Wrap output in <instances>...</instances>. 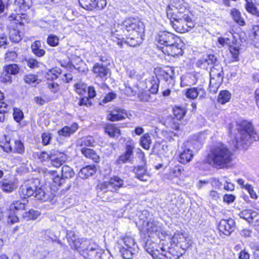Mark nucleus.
Returning <instances> with one entry per match:
<instances>
[{"instance_id":"1","label":"nucleus","mask_w":259,"mask_h":259,"mask_svg":"<svg viewBox=\"0 0 259 259\" xmlns=\"http://www.w3.org/2000/svg\"><path fill=\"white\" fill-rule=\"evenodd\" d=\"M121 28L123 31L128 33V36L126 40L122 37H119L117 34H113L112 39L116 42L120 48L123 47V44L131 47H135L142 43L143 39V33L144 30L143 23L135 18H131L124 20L121 24Z\"/></svg>"},{"instance_id":"2","label":"nucleus","mask_w":259,"mask_h":259,"mask_svg":"<svg viewBox=\"0 0 259 259\" xmlns=\"http://www.w3.org/2000/svg\"><path fill=\"white\" fill-rule=\"evenodd\" d=\"M232 153L222 143L213 145L208 153L206 162L214 167L221 168L232 160Z\"/></svg>"},{"instance_id":"3","label":"nucleus","mask_w":259,"mask_h":259,"mask_svg":"<svg viewBox=\"0 0 259 259\" xmlns=\"http://www.w3.org/2000/svg\"><path fill=\"white\" fill-rule=\"evenodd\" d=\"M145 249L149 253L154 259H178L182 254L177 250L176 245L172 244L170 246L162 244L158 246L156 243L148 241L145 244Z\"/></svg>"},{"instance_id":"4","label":"nucleus","mask_w":259,"mask_h":259,"mask_svg":"<svg viewBox=\"0 0 259 259\" xmlns=\"http://www.w3.org/2000/svg\"><path fill=\"white\" fill-rule=\"evenodd\" d=\"M238 134L235 137L236 143L240 146L247 145L258 140L252 123L245 120H239L236 122Z\"/></svg>"},{"instance_id":"5","label":"nucleus","mask_w":259,"mask_h":259,"mask_svg":"<svg viewBox=\"0 0 259 259\" xmlns=\"http://www.w3.org/2000/svg\"><path fill=\"white\" fill-rule=\"evenodd\" d=\"M170 24L177 32L183 33L190 31L195 26V23L188 12H179L178 15H176V18L171 21Z\"/></svg>"},{"instance_id":"6","label":"nucleus","mask_w":259,"mask_h":259,"mask_svg":"<svg viewBox=\"0 0 259 259\" xmlns=\"http://www.w3.org/2000/svg\"><path fill=\"white\" fill-rule=\"evenodd\" d=\"M4 138L0 142V147L7 152H12L23 154L25 152L23 143L19 139H11L9 136L4 135Z\"/></svg>"},{"instance_id":"7","label":"nucleus","mask_w":259,"mask_h":259,"mask_svg":"<svg viewBox=\"0 0 259 259\" xmlns=\"http://www.w3.org/2000/svg\"><path fill=\"white\" fill-rule=\"evenodd\" d=\"M31 6V0H15L13 7L16 13H12L9 16L10 20H15L20 23H22L21 21L25 19L26 17L24 12L28 10Z\"/></svg>"},{"instance_id":"8","label":"nucleus","mask_w":259,"mask_h":259,"mask_svg":"<svg viewBox=\"0 0 259 259\" xmlns=\"http://www.w3.org/2000/svg\"><path fill=\"white\" fill-rule=\"evenodd\" d=\"M209 88L211 92H215L223 80V67L220 65H215L210 71Z\"/></svg>"},{"instance_id":"9","label":"nucleus","mask_w":259,"mask_h":259,"mask_svg":"<svg viewBox=\"0 0 259 259\" xmlns=\"http://www.w3.org/2000/svg\"><path fill=\"white\" fill-rule=\"evenodd\" d=\"M83 245H88L82 253L85 259H101L103 251L99 248L97 244L91 241L85 240Z\"/></svg>"},{"instance_id":"10","label":"nucleus","mask_w":259,"mask_h":259,"mask_svg":"<svg viewBox=\"0 0 259 259\" xmlns=\"http://www.w3.org/2000/svg\"><path fill=\"white\" fill-rule=\"evenodd\" d=\"M123 181L118 177L114 176L110 178L109 181L105 182L100 185V189L104 192H114L123 187Z\"/></svg>"},{"instance_id":"11","label":"nucleus","mask_w":259,"mask_h":259,"mask_svg":"<svg viewBox=\"0 0 259 259\" xmlns=\"http://www.w3.org/2000/svg\"><path fill=\"white\" fill-rule=\"evenodd\" d=\"M39 185L38 179H30L26 181L20 188V192L24 196L30 197L35 194Z\"/></svg>"},{"instance_id":"12","label":"nucleus","mask_w":259,"mask_h":259,"mask_svg":"<svg viewBox=\"0 0 259 259\" xmlns=\"http://www.w3.org/2000/svg\"><path fill=\"white\" fill-rule=\"evenodd\" d=\"M182 47V44L178 37V40H175V42L165 47H160V50L165 55L175 57L182 55L183 51Z\"/></svg>"},{"instance_id":"13","label":"nucleus","mask_w":259,"mask_h":259,"mask_svg":"<svg viewBox=\"0 0 259 259\" xmlns=\"http://www.w3.org/2000/svg\"><path fill=\"white\" fill-rule=\"evenodd\" d=\"M79 3L82 8L88 11L102 10L107 5L106 0H79Z\"/></svg>"},{"instance_id":"14","label":"nucleus","mask_w":259,"mask_h":259,"mask_svg":"<svg viewBox=\"0 0 259 259\" xmlns=\"http://www.w3.org/2000/svg\"><path fill=\"white\" fill-rule=\"evenodd\" d=\"M156 39L160 45L158 46V48L160 49V47H165L175 42V40H178V37L168 31H163L158 33Z\"/></svg>"},{"instance_id":"15","label":"nucleus","mask_w":259,"mask_h":259,"mask_svg":"<svg viewBox=\"0 0 259 259\" xmlns=\"http://www.w3.org/2000/svg\"><path fill=\"white\" fill-rule=\"evenodd\" d=\"M235 222L232 219L222 220L219 225V230L225 235L229 236L234 231Z\"/></svg>"},{"instance_id":"16","label":"nucleus","mask_w":259,"mask_h":259,"mask_svg":"<svg viewBox=\"0 0 259 259\" xmlns=\"http://www.w3.org/2000/svg\"><path fill=\"white\" fill-rule=\"evenodd\" d=\"M135 149V142L130 140L127 141L125 146V151L121 155L118 159V163H125L130 161L133 157V151Z\"/></svg>"},{"instance_id":"17","label":"nucleus","mask_w":259,"mask_h":259,"mask_svg":"<svg viewBox=\"0 0 259 259\" xmlns=\"http://www.w3.org/2000/svg\"><path fill=\"white\" fill-rule=\"evenodd\" d=\"M160 76L168 87L172 88L175 83V72L174 67H166L160 71Z\"/></svg>"},{"instance_id":"18","label":"nucleus","mask_w":259,"mask_h":259,"mask_svg":"<svg viewBox=\"0 0 259 259\" xmlns=\"http://www.w3.org/2000/svg\"><path fill=\"white\" fill-rule=\"evenodd\" d=\"M0 187L4 192L11 193L18 187L17 180L15 179H3L0 181Z\"/></svg>"},{"instance_id":"19","label":"nucleus","mask_w":259,"mask_h":259,"mask_svg":"<svg viewBox=\"0 0 259 259\" xmlns=\"http://www.w3.org/2000/svg\"><path fill=\"white\" fill-rule=\"evenodd\" d=\"M67 159L68 156L66 154L58 151H52L50 160L51 164L54 167H59L67 161Z\"/></svg>"},{"instance_id":"20","label":"nucleus","mask_w":259,"mask_h":259,"mask_svg":"<svg viewBox=\"0 0 259 259\" xmlns=\"http://www.w3.org/2000/svg\"><path fill=\"white\" fill-rule=\"evenodd\" d=\"M135 177L143 182L148 181L151 178V174L147 171L145 165L135 166L133 169Z\"/></svg>"},{"instance_id":"21","label":"nucleus","mask_w":259,"mask_h":259,"mask_svg":"<svg viewBox=\"0 0 259 259\" xmlns=\"http://www.w3.org/2000/svg\"><path fill=\"white\" fill-rule=\"evenodd\" d=\"M146 229L150 235L155 234L159 237L160 233H162L161 224L153 220H150L146 222Z\"/></svg>"},{"instance_id":"22","label":"nucleus","mask_w":259,"mask_h":259,"mask_svg":"<svg viewBox=\"0 0 259 259\" xmlns=\"http://www.w3.org/2000/svg\"><path fill=\"white\" fill-rule=\"evenodd\" d=\"M126 115L125 110L119 108H115L107 115V118L111 121H115L125 119Z\"/></svg>"},{"instance_id":"23","label":"nucleus","mask_w":259,"mask_h":259,"mask_svg":"<svg viewBox=\"0 0 259 259\" xmlns=\"http://www.w3.org/2000/svg\"><path fill=\"white\" fill-rule=\"evenodd\" d=\"M206 95L204 89L201 87L191 88L188 89L186 93V96L188 98L194 99L199 96L200 99L203 98Z\"/></svg>"},{"instance_id":"24","label":"nucleus","mask_w":259,"mask_h":259,"mask_svg":"<svg viewBox=\"0 0 259 259\" xmlns=\"http://www.w3.org/2000/svg\"><path fill=\"white\" fill-rule=\"evenodd\" d=\"M109 69L103 64L96 63L93 69V72L96 75V77H99L103 80L107 78Z\"/></svg>"},{"instance_id":"25","label":"nucleus","mask_w":259,"mask_h":259,"mask_svg":"<svg viewBox=\"0 0 259 259\" xmlns=\"http://www.w3.org/2000/svg\"><path fill=\"white\" fill-rule=\"evenodd\" d=\"M217 62V58L215 56L212 54L207 55L205 58L199 60L197 64L200 67L207 68V65H217L215 63Z\"/></svg>"},{"instance_id":"26","label":"nucleus","mask_w":259,"mask_h":259,"mask_svg":"<svg viewBox=\"0 0 259 259\" xmlns=\"http://www.w3.org/2000/svg\"><path fill=\"white\" fill-rule=\"evenodd\" d=\"M34 197L38 200L44 202L50 200L52 198L50 191H46L44 188L38 187L35 192Z\"/></svg>"},{"instance_id":"27","label":"nucleus","mask_w":259,"mask_h":259,"mask_svg":"<svg viewBox=\"0 0 259 259\" xmlns=\"http://www.w3.org/2000/svg\"><path fill=\"white\" fill-rule=\"evenodd\" d=\"M96 170V167L94 165H87L80 170L78 175L82 179H87L94 175Z\"/></svg>"},{"instance_id":"28","label":"nucleus","mask_w":259,"mask_h":259,"mask_svg":"<svg viewBox=\"0 0 259 259\" xmlns=\"http://www.w3.org/2000/svg\"><path fill=\"white\" fill-rule=\"evenodd\" d=\"M146 84V89L152 94H155L157 93L159 84V80L157 78L152 77L147 80Z\"/></svg>"},{"instance_id":"29","label":"nucleus","mask_w":259,"mask_h":259,"mask_svg":"<svg viewBox=\"0 0 259 259\" xmlns=\"http://www.w3.org/2000/svg\"><path fill=\"white\" fill-rule=\"evenodd\" d=\"M78 127V124L76 123H74L70 126H64L61 130L58 131V133L59 136L66 137H69L75 132Z\"/></svg>"},{"instance_id":"30","label":"nucleus","mask_w":259,"mask_h":259,"mask_svg":"<svg viewBox=\"0 0 259 259\" xmlns=\"http://www.w3.org/2000/svg\"><path fill=\"white\" fill-rule=\"evenodd\" d=\"M171 241L174 243L177 241V244L175 245L177 248L180 247L183 249H185L188 247V244L186 243L187 239L183 234L175 235L171 239Z\"/></svg>"},{"instance_id":"31","label":"nucleus","mask_w":259,"mask_h":259,"mask_svg":"<svg viewBox=\"0 0 259 259\" xmlns=\"http://www.w3.org/2000/svg\"><path fill=\"white\" fill-rule=\"evenodd\" d=\"M80 151L86 158L91 159L95 162L99 161V156L93 149L83 147L80 149Z\"/></svg>"},{"instance_id":"32","label":"nucleus","mask_w":259,"mask_h":259,"mask_svg":"<svg viewBox=\"0 0 259 259\" xmlns=\"http://www.w3.org/2000/svg\"><path fill=\"white\" fill-rule=\"evenodd\" d=\"M245 8L247 12L255 17H259V10L255 6V0H245Z\"/></svg>"},{"instance_id":"33","label":"nucleus","mask_w":259,"mask_h":259,"mask_svg":"<svg viewBox=\"0 0 259 259\" xmlns=\"http://www.w3.org/2000/svg\"><path fill=\"white\" fill-rule=\"evenodd\" d=\"M41 43L39 40H36L31 46L32 52L37 57H41L44 56L46 52L44 49H40Z\"/></svg>"},{"instance_id":"34","label":"nucleus","mask_w":259,"mask_h":259,"mask_svg":"<svg viewBox=\"0 0 259 259\" xmlns=\"http://www.w3.org/2000/svg\"><path fill=\"white\" fill-rule=\"evenodd\" d=\"M105 132L111 137L118 138L120 135L119 129L112 124H107L105 127Z\"/></svg>"},{"instance_id":"35","label":"nucleus","mask_w":259,"mask_h":259,"mask_svg":"<svg viewBox=\"0 0 259 259\" xmlns=\"http://www.w3.org/2000/svg\"><path fill=\"white\" fill-rule=\"evenodd\" d=\"M193 157V154L191 150L189 149H185L180 153L179 161L183 164H186L190 162Z\"/></svg>"},{"instance_id":"36","label":"nucleus","mask_w":259,"mask_h":259,"mask_svg":"<svg viewBox=\"0 0 259 259\" xmlns=\"http://www.w3.org/2000/svg\"><path fill=\"white\" fill-rule=\"evenodd\" d=\"M95 140L93 137L91 136H87L79 139L77 141V146L81 148L83 147L93 146Z\"/></svg>"},{"instance_id":"37","label":"nucleus","mask_w":259,"mask_h":259,"mask_svg":"<svg viewBox=\"0 0 259 259\" xmlns=\"http://www.w3.org/2000/svg\"><path fill=\"white\" fill-rule=\"evenodd\" d=\"M137 248H131L127 247H122L120 249L121 256L125 259H131L137 251Z\"/></svg>"},{"instance_id":"38","label":"nucleus","mask_w":259,"mask_h":259,"mask_svg":"<svg viewBox=\"0 0 259 259\" xmlns=\"http://www.w3.org/2000/svg\"><path fill=\"white\" fill-rule=\"evenodd\" d=\"M230 14L233 20L240 25L244 26L245 24V22L238 10L235 8L232 9Z\"/></svg>"},{"instance_id":"39","label":"nucleus","mask_w":259,"mask_h":259,"mask_svg":"<svg viewBox=\"0 0 259 259\" xmlns=\"http://www.w3.org/2000/svg\"><path fill=\"white\" fill-rule=\"evenodd\" d=\"M183 170V168L180 165L171 167L168 174V179H172L174 178L180 177Z\"/></svg>"},{"instance_id":"40","label":"nucleus","mask_w":259,"mask_h":259,"mask_svg":"<svg viewBox=\"0 0 259 259\" xmlns=\"http://www.w3.org/2000/svg\"><path fill=\"white\" fill-rule=\"evenodd\" d=\"M42 172L45 178L50 183H51L59 174L56 170H49L47 168L43 169Z\"/></svg>"},{"instance_id":"41","label":"nucleus","mask_w":259,"mask_h":259,"mask_svg":"<svg viewBox=\"0 0 259 259\" xmlns=\"http://www.w3.org/2000/svg\"><path fill=\"white\" fill-rule=\"evenodd\" d=\"M121 246L127 247L131 248H137V245L135 242V240L131 237L126 236L124 237L122 240Z\"/></svg>"},{"instance_id":"42","label":"nucleus","mask_w":259,"mask_h":259,"mask_svg":"<svg viewBox=\"0 0 259 259\" xmlns=\"http://www.w3.org/2000/svg\"><path fill=\"white\" fill-rule=\"evenodd\" d=\"M61 173L62 176L64 179L72 178L74 176V172L73 169L67 165H64L62 167Z\"/></svg>"},{"instance_id":"43","label":"nucleus","mask_w":259,"mask_h":259,"mask_svg":"<svg viewBox=\"0 0 259 259\" xmlns=\"http://www.w3.org/2000/svg\"><path fill=\"white\" fill-rule=\"evenodd\" d=\"M231 95L227 91H221L218 97V102L222 104L228 102L231 98Z\"/></svg>"},{"instance_id":"44","label":"nucleus","mask_w":259,"mask_h":259,"mask_svg":"<svg viewBox=\"0 0 259 259\" xmlns=\"http://www.w3.org/2000/svg\"><path fill=\"white\" fill-rule=\"evenodd\" d=\"M240 217L241 218L249 222L250 220H252L257 215V212L251 210H244L240 213Z\"/></svg>"},{"instance_id":"45","label":"nucleus","mask_w":259,"mask_h":259,"mask_svg":"<svg viewBox=\"0 0 259 259\" xmlns=\"http://www.w3.org/2000/svg\"><path fill=\"white\" fill-rule=\"evenodd\" d=\"M140 144L143 148L149 149L151 143V140L150 135L148 133L144 134L140 139Z\"/></svg>"},{"instance_id":"46","label":"nucleus","mask_w":259,"mask_h":259,"mask_svg":"<svg viewBox=\"0 0 259 259\" xmlns=\"http://www.w3.org/2000/svg\"><path fill=\"white\" fill-rule=\"evenodd\" d=\"M26 201L25 200H24L23 202L20 200L15 201L11 205L10 209L13 211L24 209L26 205Z\"/></svg>"},{"instance_id":"47","label":"nucleus","mask_w":259,"mask_h":259,"mask_svg":"<svg viewBox=\"0 0 259 259\" xmlns=\"http://www.w3.org/2000/svg\"><path fill=\"white\" fill-rule=\"evenodd\" d=\"M173 113L175 118L177 120H180L182 119L186 114V110L181 107H175L173 109Z\"/></svg>"},{"instance_id":"48","label":"nucleus","mask_w":259,"mask_h":259,"mask_svg":"<svg viewBox=\"0 0 259 259\" xmlns=\"http://www.w3.org/2000/svg\"><path fill=\"white\" fill-rule=\"evenodd\" d=\"M176 118L170 117L165 121V125L167 127L175 130H178L179 123Z\"/></svg>"},{"instance_id":"49","label":"nucleus","mask_w":259,"mask_h":259,"mask_svg":"<svg viewBox=\"0 0 259 259\" xmlns=\"http://www.w3.org/2000/svg\"><path fill=\"white\" fill-rule=\"evenodd\" d=\"M48 252L41 247H37L34 251V256L35 259H44L45 258Z\"/></svg>"},{"instance_id":"50","label":"nucleus","mask_w":259,"mask_h":259,"mask_svg":"<svg viewBox=\"0 0 259 259\" xmlns=\"http://www.w3.org/2000/svg\"><path fill=\"white\" fill-rule=\"evenodd\" d=\"M72 233V236L73 237L74 239L71 238V239L73 241L75 248L76 249H81L83 252L85 250V248L87 247L88 245H83L84 241H82V240L79 239H76L74 233L73 232Z\"/></svg>"},{"instance_id":"51","label":"nucleus","mask_w":259,"mask_h":259,"mask_svg":"<svg viewBox=\"0 0 259 259\" xmlns=\"http://www.w3.org/2000/svg\"><path fill=\"white\" fill-rule=\"evenodd\" d=\"M166 11L167 17L170 20V23H171V21L174 20L175 18H176V15H178V13L179 12H177L176 8H174L173 9L169 6L167 7Z\"/></svg>"},{"instance_id":"52","label":"nucleus","mask_w":259,"mask_h":259,"mask_svg":"<svg viewBox=\"0 0 259 259\" xmlns=\"http://www.w3.org/2000/svg\"><path fill=\"white\" fill-rule=\"evenodd\" d=\"M5 71L8 74L15 75L19 73V68L17 64H10L5 66Z\"/></svg>"},{"instance_id":"53","label":"nucleus","mask_w":259,"mask_h":259,"mask_svg":"<svg viewBox=\"0 0 259 259\" xmlns=\"http://www.w3.org/2000/svg\"><path fill=\"white\" fill-rule=\"evenodd\" d=\"M74 86L75 90L78 94L82 95L85 93L86 89L87 88L86 84L79 82L75 83Z\"/></svg>"},{"instance_id":"54","label":"nucleus","mask_w":259,"mask_h":259,"mask_svg":"<svg viewBox=\"0 0 259 259\" xmlns=\"http://www.w3.org/2000/svg\"><path fill=\"white\" fill-rule=\"evenodd\" d=\"M52 152L49 153L46 151H41L36 153L37 157L40 160V161H47L48 160H51V156H52Z\"/></svg>"},{"instance_id":"55","label":"nucleus","mask_w":259,"mask_h":259,"mask_svg":"<svg viewBox=\"0 0 259 259\" xmlns=\"http://www.w3.org/2000/svg\"><path fill=\"white\" fill-rule=\"evenodd\" d=\"M253 41L259 43V26L254 25L252 26L250 36Z\"/></svg>"},{"instance_id":"56","label":"nucleus","mask_w":259,"mask_h":259,"mask_svg":"<svg viewBox=\"0 0 259 259\" xmlns=\"http://www.w3.org/2000/svg\"><path fill=\"white\" fill-rule=\"evenodd\" d=\"M59 38L54 35L50 34L47 38L48 44L51 47H56L59 45Z\"/></svg>"},{"instance_id":"57","label":"nucleus","mask_w":259,"mask_h":259,"mask_svg":"<svg viewBox=\"0 0 259 259\" xmlns=\"http://www.w3.org/2000/svg\"><path fill=\"white\" fill-rule=\"evenodd\" d=\"M27 65L31 69L38 68L40 63L35 59L30 58L25 60Z\"/></svg>"},{"instance_id":"58","label":"nucleus","mask_w":259,"mask_h":259,"mask_svg":"<svg viewBox=\"0 0 259 259\" xmlns=\"http://www.w3.org/2000/svg\"><path fill=\"white\" fill-rule=\"evenodd\" d=\"M13 117L15 120L19 122L24 118L23 112L19 108H14Z\"/></svg>"},{"instance_id":"59","label":"nucleus","mask_w":259,"mask_h":259,"mask_svg":"<svg viewBox=\"0 0 259 259\" xmlns=\"http://www.w3.org/2000/svg\"><path fill=\"white\" fill-rule=\"evenodd\" d=\"M239 47L236 45L230 46V52L235 60H237L239 57Z\"/></svg>"},{"instance_id":"60","label":"nucleus","mask_w":259,"mask_h":259,"mask_svg":"<svg viewBox=\"0 0 259 259\" xmlns=\"http://www.w3.org/2000/svg\"><path fill=\"white\" fill-rule=\"evenodd\" d=\"M40 213L36 210H34L33 209H30L27 212H26L25 217L28 218L30 220H35L38 215H39Z\"/></svg>"},{"instance_id":"61","label":"nucleus","mask_w":259,"mask_h":259,"mask_svg":"<svg viewBox=\"0 0 259 259\" xmlns=\"http://www.w3.org/2000/svg\"><path fill=\"white\" fill-rule=\"evenodd\" d=\"M10 37L12 41L15 42H18L21 40V37L19 32L15 30H13L11 32Z\"/></svg>"},{"instance_id":"62","label":"nucleus","mask_w":259,"mask_h":259,"mask_svg":"<svg viewBox=\"0 0 259 259\" xmlns=\"http://www.w3.org/2000/svg\"><path fill=\"white\" fill-rule=\"evenodd\" d=\"M19 219L17 215L15 214L14 211L11 210L10 209V212L8 217V222L11 223V224H13L16 222H18Z\"/></svg>"},{"instance_id":"63","label":"nucleus","mask_w":259,"mask_h":259,"mask_svg":"<svg viewBox=\"0 0 259 259\" xmlns=\"http://www.w3.org/2000/svg\"><path fill=\"white\" fill-rule=\"evenodd\" d=\"M24 81L26 83L31 84L34 83L37 80V77L33 74H29L26 75L24 78Z\"/></svg>"},{"instance_id":"64","label":"nucleus","mask_w":259,"mask_h":259,"mask_svg":"<svg viewBox=\"0 0 259 259\" xmlns=\"http://www.w3.org/2000/svg\"><path fill=\"white\" fill-rule=\"evenodd\" d=\"M65 182V179L62 176L60 177L59 175H58V176H57L54 180L52 182L54 186H60L62 185Z\"/></svg>"}]
</instances>
